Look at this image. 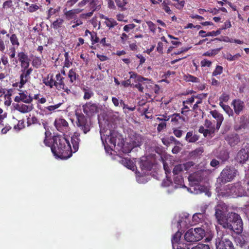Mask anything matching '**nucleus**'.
<instances>
[{
	"instance_id": "f257e3e1",
	"label": "nucleus",
	"mask_w": 249,
	"mask_h": 249,
	"mask_svg": "<svg viewBox=\"0 0 249 249\" xmlns=\"http://www.w3.org/2000/svg\"><path fill=\"white\" fill-rule=\"evenodd\" d=\"M80 134L75 132L71 138L72 149L70 142L66 138L61 136H54L53 138V144L51 146V151L55 157L66 160L72 156L73 153L78 150Z\"/></svg>"
},
{
	"instance_id": "f03ea898",
	"label": "nucleus",
	"mask_w": 249,
	"mask_h": 249,
	"mask_svg": "<svg viewBox=\"0 0 249 249\" xmlns=\"http://www.w3.org/2000/svg\"><path fill=\"white\" fill-rule=\"evenodd\" d=\"M214 215L218 223L225 228L240 234L243 231V222L239 214L235 213H229L227 216L220 205L215 207Z\"/></svg>"
},
{
	"instance_id": "7ed1b4c3",
	"label": "nucleus",
	"mask_w": 249,
	"mask_h": 249,
	"mask_svg": "<svg viewBox=\"0 0 249 249\" xmlns=\"http://www.w3.org/2000/svg\"><path fill=\"white\" fill-rule=\"evenodd\" d=\"M205 234V231L201 228L191 229L185 233L184 238L188 242H195L201 240Z\"/></svg>"
},
{
	"instance_id": "20e7f679",
	"label": "nucleus",
	"mask_w": 249,
	"mask_h": 249,
	"mask_svg": "<svg viewBox=\"0 0 249 249\" xmlns=\"http://www.w3.org/2000/svg\"><path fill=\"white\" fill-rule=\"evenodd\" d=\"M227 193L233 197L248 196L247 192L240 182L229 185Z\"/></svg>"
},
{
	"instance_id": "39448f33",
	"label": "nucleus",
	"mask_w": 249,
	"mask_h": 249,
	"mask_svg": "<svg viewBox=\"0 0 249 249\" xmlns=\"http://www.w3.org/2000/svg\"><path fill=\"white\" fill-rule=\"evenodd\" d=\"M237 172L234 167L227 166L221 172L219 179L223 183L230 182L235 177Z\"/></svg>"
},
{
	"instance_id": "423d86ee",
	"label": "nucleus",
	"mask_w": 249,
	"mask_h": 249,
	"mask_svg": "<svg viewBox=\"0 0 249 249\" xmlns=\"http://www.w3.org/2000/svg\"><path fill=\"white\" fill-rule=\"evenodd\" d=\"M76 124L79 130L87 134L90 130L91 123L87 118L82 113H76Z\"/></svg>"
},
{
	"instance_id": "0eeeda50",
	"label": "nucleus",
	"mask_w": 249,
	"mask_h": 249,
	"mask_svg": "<svg viewBox=\"0 0 249 249\" xmlns=\"http://www.w3.org/2000/svg\"><path fill=\"white\" fill-rule=\"evenodd\" d=\"M107 139L110 144L109 147L111 150L114 148L116 144L121 147L122 146V139L121 136L117 132L114 130H110L109 135L108 136Z\"/></svg>"
},
{
	"instance_id": "6e6552de",
	"label": "nucleus",
	"mask_w": 249,
	"mask_h": 249,
	"mask_svg": "<svg viewBox=\"0 0 249 249\" xmlns=\"http://www.w3.org/2000/svg\"><path fill=\"white\" fill-rule=\"evenodd\" d=\"M33 71V69L30 68L29 70H21V73L20 75V81L14 84V87H18L19 88H22L25 84L30 79V74Z\"/></svg>"
},
{
	"instance_id": "1a4fd4ad",
	"label": "nucleus",
	"mask_w": 249,
	"mask_h": 249,
	"mask_svg": "<svg viewBox=\"0 0 249 249\" xmlns=\"http://www.w3.org/2000/svg\"><path fill=\"white\" fill-rule=\"evenodd\" d=\"M55 81L54 82V87L58 90H63L64 92L69 94L71 90L70 89L66 86L64 83L65 78L63 77L60 72H58L55 75Z\"/></svg>"
},
{
	"instance_id": "9d476101",
	"label": "nucleus",
	"mask_w": 249,
	"mask_h": 249,
	"mask_svg": "<svg viewBox=\"0 0 249 249\" xmlns=\"http://www.w3.org/2000/svg\"><path fill=\"white\" fill-rule=\"evenodd\" d=\"M54 125L56 129L63 134L67 133L70 130V127L67 121L62 118L55 119Z\"/></svg>"
},
{
	"instance_id": "9b49d317",
	"label": "nucleus",
	"mask_w": 249,
	"mask_h": 249,
	"mask_svg": "<svg viewBox=\"0 0 249 249\" xmlns=\"http://www.w3.org/2000/svg\"><path fill=\"white\" fill-rule=\"evenodd\" d=\"M82 107L83 112L89 117L93 116L95 114L97 113L99 111L97 105L91 102L86 103L82 106Z\"/></svg>"
},
{
	"instance_id": "f8f14e48",
	"label": "nucleus",
	"mask_w": 249,
	"mask_h": 249,
	"mask_svg": "<svg viewBox=\"0 0 249 249\" xmlns=\"http://www.w3.org/2000/svg\"><path fill=\"white\" fill-rule=\"evenodd\" d=\"M249 158V145L242 148L237 153L236 160L241 163H245Z\"/></svg>"
},
{
	"instance_id": "ddd939ff",
	"label": "nucleus",
	"mask_w": 249,
	"mask_h": 249,
	"mask_svg": "<svg viewBox=\"0 0 249 249\" xmlns=\"http://www.w3.org/2000/svg\"><path fill=\"white\" fill-rule=\"evenodd\" d=\"M86 5H88L89 8H93V10H99L101 8V4L98 0H82L78 4L79 7H83Z\"/></svg>"
},
{
	"instance_id": "4468645a",
	"label": "nucleus",
	"mask_w": 249,
	"mask_h": 249,
	"mask_svg": "<svg viewBox=\"0 0 249 249\" xmlns=\"http://www.w3.org/2000/svg\"><path fill=\"white\" fill-rule=\"evenodd\" d=\"M216 249H234V246L230 240L223 237L219 243L216 244Z\"/></svg>"
},
{
	"instance_id": "2eb2a0df",
	"label": "nucleus",
	"mask_w": 249,
	"mask_h": 249,
	"mask_svg": "<svg viewBox=\"0 0 249 249\" xmlns=\"http://www.w3.org/2000/svg\"><path fill=\"white\" fill-rule=\"evenodd\" d=\"M231 105L233 106L234 112L239 115L245 108V104L240 99H234L232 101Z\"/></svg>"
},
{
	"instance_id": "dca6fc26",
	"label": "nucleus",
	"mask_w": 249,
	"mask_h": 249,
	"mask_svg": "<svg viewBox=\"0 0 249 249\" xmlns=\"http://www.w3.org/2000/svg\"><path fill=\"white\" fill-rule=\"evenodd\" d=\"M55 81L53 74L51 73L47 74V76L43 77L42 79L43 83L50 89H53L54 87L53 84Z\"/></svg>"
},
{
	"instance_id": "f3484780",
	"label": "nucleus",
	"mask_w": 249,
	"mask_h": 249,
	"mask_svg": "<svg viewBox=\"0 0 249 249\" xmlns=\"http://www.w3.org/2000/svg\"><path fill=\"white\" fill-rule=\"evenodd\" d=\"M210 113L212 116L216 120L217 123L216 127V128L219 129L224 120L223 115L216 110L211 111Z\"/></svg>"
},
{
	"instance_id": "a211bd4d",
	"label": "nucleus",
	"mask_w": 249,
	"mask_h": 249,
	"mask_svg": "<svg viewBox=\"0 0 249 249\" xmlns=\"http://www.w3.org/2000/svg\"><path fill=\"white\" fill-rule=\"evenodd\" d=\"M33 108V105H26L23 104H17L15 106V109L22 113L29 112L31 111Z\"/></svg>"
},
{
	"instance_id": "6ab92c4d",
	"label": "nucleus",
	"mask_w": 249,
	"mask_h": 249,
	"mask_svg": "<svg viewBox=\"0 0 249 249\" xmlns=\"http://www.w3.org/2000/svg\"><path fill=\"white\" fill-rule=\"evenodd\" d=\"M101 18L105 20L104 23L109 29L113 28L118 24V23L113 18H109L104 15H102Z\"/></svg>"
},
{
	"instance_id": "aec40b11",
	"label": "nucleus",
	"mask_w": 249,
	"mask_h": 249,
	"mask_svg": "<svg viewBox=\"0 0 249 249\" xmlns=\"http://www.w3.org/2000/svg\"><path fill=\"white\" fill-rule=\"evenodd\" d=\"M140 166L142 170L150 171L152 168L153 164L148 160H141L140 162Z\"/></svg>"
},
{
	"instance_id": "412c9836",
	"label": "nucleus",
	"mask_w": 249,
	"mask_h": 249,
	"mask_svg": "<svg viewBox=\"0 0 249 249\" xmlns=\"http://www.w3.org/2000/svg\"><path fill=\"white\" fill-rule=\"evenodd\" d=\"M189 178L190 180L193 181L199 182L201 181L203 179V177L202 176V172L200 171L196 172L191 175Z\"/></svg>"
},
{
	"instance_id": "4be33fe9",
	"label": "nucleus",
	"mask_w": 249,
	"mask_h": 249,
	"mask_svg": "<svg viewBox=\"0 0 249 249\" xmlns=\"http://www.w3.org/2000/svg\"><path fill=\"white\" fill-rule=\"evenodd\" d=\"M207 93H201L196 95V98L197 99V101L193 107V110H195L197 108L198 105L202 103V100L205 99L207 97Z\"/></svg>"
},
{
	"instance_id": "5701e85b",
	"label": "nucleus",
	"mask_w": 249,
	"mask_h": 249,
	"mask_svg": "<svg viewBox=\"0 0 249 249\" xmlns=\"http://www.w3.org/2000/svg\"><path fill=\"white\" fill-rule=\"evenodd\" d=\"M62 104V103H60L55 105L45 107L44 109H42V111H43L45 114H50L55 109L58 108Z\"/></svg>"
},
{
	"instance_id": "b1692460",
	"label": "nucleus",
	"mask_w": 249,
	"mask_h": 249,
	"mask_svg": "<svg viewBox=\"0 0 249 249\" xmlns=\"http://www.w3.org/2000/svg\"><path fill=\"white\" fill-rule=\"evenodd\" d=\"M185 140L189 142H195L198 140V137L192 131H189L186 134Z\"/></svg>"
},
{
	"instance_id": "393cba45",
	"label": "nucleus",
	"mask_w": 249,
	"mask_h": 249,
	"mask_svg": "<svg viewBox=\"0 0 249 249\" xmlns=\"http://www.w3.org/2000/svg\"><path fill=\"white\" fill-rule=\"evenodd\" d=\"M64 20L62 18H57L55 21H54L51 27L54 30H58L60 28H62L64 24Z\"/></svg>"
},
{
	"instance_id": "a878e982",
	"label": "nucleus",
	"mask_w": 249,
	"mask_h": 249,
	"mask_svg": "<svg viewBox=\"0 0 249 249\" xmlns=\"http://www.w3.org/2000/svg\"><path fill=\"white\" fill-rule=\"evenodd\" d=\"M228 141L231 146H233L240 142V138L237 134L232 135L228 137Z\"/></svg>"
},
{
	"instance_id": "bb28decb",
	"label": "nucleus",
	"mask_w": 249,
	"mask_h": 249,
	"mask_svg": "<svg viewBox=\"0 0 249 249\" xmlns=\"http://www.w3.org/2000/svg\"><path fill=\"white\" fill-rule=\"evenodd\" d=\"M204 152L203 148L200 147L196 148L195 150L192 151L189 153V155L191 158H196L201 155Z\"/></svg>"
},
{
	"instance_id": "cd10ccee",
	"label": "nucleus",
	"mask_w": 249,
	"mask_h": 249,
	"mask_svg": "<svg viewBox=\"0 0 249 249\" xmlns=\"http://www.w3.org/2000/svg\"><path fill=\"white\" fill-rule=\"evenodd\" d=\"M77 11V10L76 9H72L67 11L66 8H65V9H64V15L68 19H72L78 13Z\"/></svg>"
},
{
	"instance_id": "c85d7f7f",
	"label": "nucleus",
	"mask_w": 249,
	"mask_h": 249,
	"mask_svg": "<svg viewBox=\"0 0 249 249\" xmlns=\"http://www.w3.org/2000/svg\"><path fill=\"white\" fill-rule=\"evenodd\" d=\"M78 75L76 73L75 69H71L68 73V77L70 78V82L72 84L77 79Z\"/></svg>"
},
{
	"instance_id": "c756f323",
	"label": "nucleus",
	"mask_w": 249,
	"mask_h": 249,
	"mask_svg": "<svg viewBox=\"0 0 249 249\" xmlns=\"http://www.w3.org/2000/svg\"><path fill=\"white\" fill-rule=\"evenodd\" d=\"M19 95L21 98L20 100L25 103L30 104L33 101V98L31 97L30 95H27L24 92L19 93Z\"/></svg>"
},
{
	"instance_id": "7c9ffc66",
	"label": "nucleus",
	"mask_w": 249,
	"mask_h": 249,
	"mask_svg": "<svg viewBox=\"0 0 249 249\" xmlns=\"http://www.w3.org/2000/svg\"><path fill=\"white\" fill-rule=\"evenodd\" d=\"M183 166H184L182 165V164H179L176 165L173 170L174 176L178 175L181 174L183 170H184Z\"/></svg>"
},
{
	"instance_id": "2f4dec72",
	"label": "nucleus",
	"mask_w": 249,
	"mask_h": 249,
	"mask_svg": "<svg viewBox=\"0 0 249 249\" xmlns=\"http://www.w3.org/2000/svg\"><path fill=\"white\" fill-rule=\"evenodd\" d=\"M157 119L160 121H164L161 123H160L158 126L157 130L159 132H160L166 127V123H165V121L169 120V117L167 118V117L166 116L164 119H160V118H158Z\"/></svg>"
},
{
	"instance_id": "473e14b6",
	"label": "nucleus",
	"mask_w": 249,
	"mask_h": 249,
	"mask_svg": "<svg viewBox=\"0 0 249 249\" xmlns=\"http://www.w3.org/2000/svg\"><path fill=\"white\" fill-rule=\"evenodd\" d=\"M181 235V232L179 231H178L174 234L172 238V243L173 247L174 246L175 243H178L179 242Z\"/></svg>"
},
{
	"instance_id": "72a5a7b5",
	"label": "nucleus",
	"mask_w": 249,
	"mask_h": 249,
	"mask_svg": "<svg viewBox=\"0 0 249 249\" xmlns=\"http://www.w3.org/2000/svg\"><path fill=\"white\" fill-rule=\"evenodd\" d=\"M204 217L202 215L198 213H195L192 219L195 224L198 223L204 219Z\"/></svg>"
},
{
	"instance_id": "f704fd0d",
	"label": "nucleus",
	"mask_w": 249,
	"mask_h": 249,
	"mask_svg": "<svg viewBox=\"0 0 249 249\" xmlns=\"http://www.w3.org/2000/svg\"><path fill=\"white\" fill-rule=\"evenodd\" d=\"M83 91L84 92V95L83 98L85 100L89 99L94 95L93 91L89 89L84 88Z\"/></svg>"
},
{
	"instance_id": "c9c22d12",
	"label": "nucleus",
	"mask_w": 249,
	"mask_h": 249,
	"mask_svg": "<svg viewBox=\"0 0 249 249\" xmlns=\"http://www.w3.org/2000/svg\"><path fill=\"white\" fill-rule=\"evenodd\" d=\"M219 105L229 116H232L233 114V111L229 106L225 105L222 103H219Z\"/></svg>"
},
{
	"instance_id": "e433bc0d",
	"label": "nucleus",
	"mask_w": 249,
	"mask_h": 249,
	"mask_svg": "<svg viewBox=\"0 0 249 249\" xmlns=\"http://www.w3.org/2000/svg\"><path fill=\"white\" fill-rule=\"evenodd\" d=\"M247 119L245 116H242L239 119V126L238 128H236V130L241 129L242 128H245L247 126Z\"/></svg>"
},
{
	"instance_id": "4c0bfd02",
	"label": "nucleus",
	"mask_w": 249,
	"mask_h": 249,
	"mask_svg": "<svg viewBox=\"0 0 249 249\" xmlns=\"http://www.w3.org/2000/svg\"><path fill=\"white\" fill-rule=\"evenodd\" d=\"M18 61L20 62V63H22V62H25L26 61H28V60L30 59L27 54L22 52L18 53Z\"/></svg>"
},
{
	"instance_id": "58836bf2",
	"label": "nucleus",
	"mask_w": 249,
	"mask_h": 249,
	"mask_svg": "<svg viewBox=\"0 0 249 249\" xmlns=\"http://www.w3.org/2000/svg\"><path fill=\"white\" fill-rule=\"evenodd\" d=\"M117 6L121 8L122 11L126 9L125 6L127 3V0H114Z\"/></svg>"
},
{
	"instance_id": "ea45409f",
	"label": "nucleus",
	"mask_w": 249,
	"mask_h": 249,
	"mask_svg": "<svg viewBox=\"0 0 249 249\" xmlns=\"http://www.w3.org/2000/svg\"><path fill=\"white\" fill-rule=\"evenodd\" d=\"M185 80L186 81L192 82L193 83H199L200 82L199 78L190 74L185 75Z\"/></svg>"
},
{
	"instance_id": "a19ab883",
	"label": "nucleus",
	"mask_w": 249,
	"mask_h": 249,
	"mask_svg": "<svg viewBox=\"0 0 249 249\" xmlns=\"http://www.w3.org/2000/svg\"><path fill=\"white\" fill-rule=\"evenodd\" d=\"M184 120V118L181 116L179 114L175 113L172 115L171 121L175 124H177L179 120Z\"/></svg>"
},
{
	"instance_id": "79ce46f5",
	"label": "nucleus",
	"mask_w": 249,
	"mask_h": 249,
	"mask_svg": "<svg viewBox=\"0 0 249 249\" xmlns=\"http://www.w3.org/2000/svg\"><path fill=\"white\" fill-rule=\"evenodd\" d=\"M10 40L13 46H16L17 47L19 46V43L16 34H12L10 36Z\"/></svg>"
},
{
	"instance_id": "37998d69",
	"label": "nucleus",
	"mask_w": 249,
	"mask_h": 249,
	"mask_svg": "<svg viewBox=\"0 0 249 249\" xmlns=\"http://www.w3.org/2000/svg\"><path fill=\"white\" fill-rule=\"evenodd\" d=\"M222 47H220L218 49L212 50L211 52H207L203 53V56H212L215 55L218 53L222 49Z\"/></svg>"
},
{
	"instance_id": "c03bdc74",
	"label": "nucleus",
	"mask_w": 249,
	"mask_h": 249,
	"mask_svg": "<svg viewBox=\"0 0 249 249\" xmlns=\"http://www.w3.org/2000/svg\"><path fill=\"white\" fill-rule=\"evenodd\" d=\"M120 105L123 107V108L124 110V112L126 113V109H128L130 111H134L135 109V107H129L128 105L125 104L123 100H121L120 101Z\"/></svg>"
},
{
	"instance_id": "a18cd8bd",
	"label": "nucleus",
	"mask_w": 249,
	"mask_h": 249,
	"mask_svg": "<svg viewBox=\"0 0 249 249\" xmlns=\"http://www.w3.org/2000/svg\"><path fill=\"white\" fill-rule=\"evenodd\" d=\"M41 64V59L39 57H35L32 61L33 67L38 68Z\"/></svg>"
},
{
	"instance_id": "49530a36",
	"label": "nucleus",
	"mask_w": 249,
	"mask_h": 249,
	"mask_svg": "<svg viewBox=\"0 0 249 249\" xmlns=\"http://www.w3.org/2000/svg\"><path fill=\"white\" fill-rule=\"evenodd\" d=\"M223 67L221 66L217 65L216 66L215 70L212 73L213 76H217L218 75L221 74L223 72Z\"/></svg>"
},
{
	"instance_id": "de8ad7c7",
	"label": "nucleus",
	"mask_w": 249,
	"mask_h": 249,
	"mask_svg": "<svg viewBox=\"0 0 249 249\" xmlns=\"http://www.w3.org/2000/svg\"><path fill=\"white\" fill-rule=\"evenodd\" d=\"M218 158L222 161H225L229 158V154L226 151H222L220 152Z\"/></svg>"
},
{
	"instance_id": "09e8293b",
	"label": "nucleus",
	"mask_w": 249,
	"mask_h": 249,
	"mask_svg": "<svg viewBox=\"0 0 249 249\" xmlns=\"http://www.w3.org/2000/svg\"><path fill=\"white\" fill-rule=\"evenodd\" d=\"M90 37L92 45L99 42L100 41L99 38L97 36V34L95 32H93Z\"/></svg>"
},
{
	"instance_id": "8fccbe9b",
	"label": "nucleus",
	"mask_w": 249,
	"mask_h": 249,
	"mask_svg": "<svg viewBox=\"0 0 249 249\" xmlns=\"http://www.w3.org/2000/svg\"><path fill=\"white\" fill-rule=\"evenodd\" d=\"M65 57V66L66 67H69L72 63L69 60V54L68 52H65L64 53Z\"/></svg>"
},
{
	"instance_id": "3c124183",
	"label": "nucleus",
	"mask_w": 249,
	"mask_h": 249,
	"mask_svg": "<svg viewBox=\"0 0 249 249\" xmlns=\"http://www.w3.org/2000/svg\"><path fill=\"white\" fill-rule=\"evenodd\" d=\"M230 98L229 95L225 93H223L219 97V103L227 102Z\"/></svg>"
},
{
	"instance_id": "603ef678",
	"label": "nucleus",
	"mask_w": 249,
	"mask_h": 249,
	"mask_svg": "<svg viewBox=\"0 0 249 249\" xmlns=\"http://www.w3.org/2000/svg\"><path fill=\"white\" fill-rule=\"evenodd\" d=\"M146 23L150 31L154 33L156 30V25L151 21H146Z\"/></svg>"
},
{
	"instance_id": "864d4df0",
	"label": "nucleus",
	"mask_w": 249,
	"mask_h": 249,
	"mask_svg": "<svg viewBox=\"0 0 249 249\" xmlns=\"http://www.w3.org/2000/svg\"><path fill=\"white\" fill-rule=\"evenodd\" d=\"M38 123V119L35 116L32 117L31 118H28L27 121L28 126L31 125L32 124H36Z\"/></svg>"
},
{
	"instance_id": "5fc2aeb1",
	"label": "nucleus",
	"mask_w": 249,
	"mask_h": 249,
	"mask_svg": "<svg viewBox=\"0 0 249 249\" xmlns=\"http://www.w3.org/2000/svg\"><path fill=\"white\" fill-rule=\"evenodd\" d=\"M212 62L206 59H204L201 61L200 64L201 67H210L212 65Z\"/></svg>"
},
{
	"instance_id": "6e6d98bb",
	"label": "nucleus",
	"mask_w": 249,
	"mask_h": 249,
	"mask_svg": "<svg viewBox=\"0 0 249 249\" xmlns=\"http://www.w3.org/2000/svg\"><path fill=\"white\" fill-rule=\"evenodd\" d=\"M221 33V29H219L216 31H213L212 32H209L207 33V35L208 36H215L219 35H220Z\"/></svg>"
},
{
	"instance_id": "4d7b16f0",
	"label": "nucleus",
	"mask_w": 249,
	"mask_h": 249,
	"mask_svg": "<svg viewBox=\"0 0 249 249\" xmlns=\"http://www.w3.org/2000/svg\"><path fill=\"white\" fill-rule=\"evenodd\" d=\"M89 10H91L90 12L85 13V14H81L80 15L81 18H87L90 17L92 16L94 12L96 11V10H93V9L91 7L89 8Z\"/></svg>"
},
{
	"instance_id": "13d9d810",
	"label": "nucleus",
	"mask_w": 249,
	"mask_h": 249,
	"mask_svg": "<svg viewBox=\"0 0 249 249\" xmlns=\"http://www.w3.org/2000/svg\"><path fill=\"white\" fill-rule=\"evenodd\" d=\"M192 249H210V248L208 245L198 244L197 246L192 248Z\"/></svg>"
},
{
	"instance_id": "bf43d9fd",
	"label": "nucleus",
	"mask_w": 249,
	"mask_h": 249,
	"mask_svg": "<svg viewBox=\"0 0 249 249\" xmlns=\"http://www.w3.org/2000/svg\"><path fill=\"white\" fill-rule=\"evenodd\" d=\"M194 165L195 163L193 161H188L184 164H182V165L184 166L183 168L184 170L186 171L188 170L191 167L194 166Z\"/></svg>"
},
{
	"instance_id": "052dcab7",
	"label": "nucleus",
	"mask_w": 249,
	"mask_h": 249,
	"mask_svg": "<svg viewBox=\"0 0 249 249\" xmlns=\"http://www.w3.org/2000/svg\"><path fill=\"white\" fill-rule=\"evenodd\" d=\"M30 62V59L28 60V61H26L25 62H22V63H20V66L22 68L21 70H29L30 68H29Z\"/></svg>"
},
{
	"instance_id": "680f3d73",
	"label": "nucleus",
	"mask_w": 249,
	"mask_h": 249,
	"mask_svg": "<svg viewBox=\"0 0 249 249\" xmlns=\"http://www.w3.org/2000/svg\"><path fill=\"white\" fill-rule=\"evenodd\" d=\"M135 26L136 25L133 23L127 24L124 27L123 29L124 31L128 32L130 30L133 29Z\"/></svg>"
},
{
	"instance_id": "e2e57ef3",
	"label": "nucleus",
	"mask_w": 249,
	"mask_h": 249,
	"mask_svg": "<svg viewBox=\"0 0 249 249\" xmlns=\"http://www.w3.org/2000/svg\"><path fill=\"white\" fill-rule=\"evenodd\" d=\"M3 110L0 108V129L4 126V124H2L3 120L6 117V115L4 114H2Z\"/></svg>"
},
{
	"instance_id": "0e129e2a",
	"label": "nucleus",
	"mask_w": 249,
	"mask_h": 249,
	"mask_svg": "<svg viewBox=\"0 0 249 249\" xmlns=\"http://www.w3.org/2000/svg\"><path fill=\"white\" fill-rule=\"evenodd\" d=\"M183 131L178 129H174L173 130L174 134L178 138H180L182 135Z\"/></svg>"
},
{
	"instance_id": "69168bd1",
	"label": "nucleus",
	"mask_w": 249,
	"mask_h": 249,
	"mask_svg": "<svg viewBox=\"0 0 249 249\" xmlns=\"http://www.w3.org/2000/svg\"><path fill=\"white\" fill-rule=\"evenodd\" d=\"M195 96V95H193L191 98H189L186 100L184 101L183 102V105L192 104L195 101V98H196Z\"/></svg>"
},
{
	"instance_id": "338daca9",
	"label": "nucleus",
	"mask_w": 249,
	"mask_h": 249,
	"mask_svg": "<svg viewBox=\"0 0 249 249\" xmlns=\"http://www.w3.org/2000/svg\"><path fill=\"white\" fill-rule=\"evenodd\" d=\"M56 11L53 8H50L48 11L47 18H50L52 16L56 14Z\"/></svg>"
},
{
	"instance_id": "774afa93",
	"label": "nucleus",
	"mask_w": 249,
	"mask_h": 249,
	"mask_svg": "<svg viewBox=\"0 0 249 249\" xmlns=\"http://www.w3.org/2000/svg\"><path fill=\"white\" fill-rule=\"evenodd\" d=\"M11 129V127L9 125H6L4 127H2L1 129L2 134H6L8 131Z\"/></svg>"
}]
</instances>
